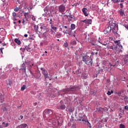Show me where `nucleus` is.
I'll return each instance as SVG.
<instances>
[{"mask_svg":"<svg viewBox=\"0 0 128 128\" xmlns=\"http://www.w3.org/2000/svg\"><path fill=\"white\" fill-rule=\"evenodd\" d=\"M82 61L85 62L88 66H92V59L90 56H82Z\"/></svg>","mask_w":128,"mask_h":128,"instance_id":"f257e3e1","label":"nucleus"},{"mask_svg":"<svg viewBox=\"0 0 128 128\" xmlns=\"http://www.w3.org/2000/svg\"><path fill=\"white\" fill-rule=\"evenodd\" d=\"M80 90V86H73L71 87L70 88H68L63 89L60 92H65V94H68V92H76L77 90Z\"/></svg>","mask_w":128,"mask_h":128,"instance_id":"f03ea898","label":"nucleus"},{"mask_svg":"<svg viewBox=\"0 0 128 128\" xmlns=\"http://www.w3.org/2000/svg\"><path fill=\"white\" fill-rule=\"evenodd\" d=\"M58 10L59 12H60V14H64V12H66V5H64V4L60 5L58 8Z\"/></svg>","mask_w":128,"mask_h":128,"instance_id":"7ed1b4c3","label":"nucleus"},{"mask_svg":"<svg viewBox=\"0 0 128 128\" xmlns=\"http://www.w3.org/2000/svg\"><path fill=\"white\" fill-rule=\"evenodd\" d=\"M106 47L108 48H110L111 50H116V46L112 42L107 43Z\"/></svg>","mask_w":128,"mask_h":128,"instance_id":"20e7f679","label":"nucleus"},{"mask_svg":"<svg viewBox=\"0 0 128 128\" xmlns=\"http://www.w3.org/2000/svg\"><path fill=\"white\" fill-rule=\"evenodd\" d=\"M26 66H28V70H29L30 74H32V76H34V74L32 72V70H32V66H34V64H30V62L26 63Z\"/></svg>","mask_w":128,"mask_h":128,"instance_id":"39448f33","label":"nucleus"},{"mask_svg":"<svg viewBox=\"0 0 128 128\" xmlns=\"http://www.w3.org/2000/svg\"><path fill=\"white\" fill-rule=\"evenodd\" d=\"M50 28L51 29L50 32H51V34H54L56 32V30H58V28H56V27H54V25H50Z\"/></svg>","mask_w":128,"mask_h":128,"instance_id":"423d86ee","label":"nucleus"},{"mask_svg":"<svg viewBox=\"0 0 128 128\" xmlns=\"http://www.w3.org/2000/svg\"><path fill=\"white\" fill-rule=\"evenodd\" d=\"M115 50L118 52L117 53L118 54L122 52V46L120 45V46H116Z\"/></svg>","mask_w":128,"mask_h":128,"instance_id":"0eeeda50","label":"nucleus"},{"mask_svg":"<svg viewBox=\"0 0 128 128\" xmlns=\"http://www.w3.org/2000/svg\"><path fill=\"white\" fill-rule=\"evenodd\" d=\"M40 70H42V72L45 78H48V71H46V70H44V68H40Z\"/></svg>","mask_w":128,"mask_h":128,"instance_id":"6e6552de","label":"nucleus"},{"mask_svg":"<svg viewBox=\"0 0 128 128\" xmlns=\"http://www.w3.org/2000/svg\"><path fill=\"white\" fill-rule=\"evenodd\" d=\"M52 114V110L50 109H46L44 112V116H46V114Z\"/></svg>","mask_w":128,"mask_h":128,"instance_id":"1a4fd4ad","label":"nucleus"},{"mask_svg":"<svg viewBox=\"0 0 128 128\" xmlns=\"http://www.w3.org/2000/svg\"><path fill=\"white\" fill-rule=\"evenodd\" d=\"M24 18L26 20H28V18H32V15L28 14V12H24Z\"/></svg>","mask_w":128,"mask_h":128,"instance_id":"9d476101","label":"nucleus"},{"mask_svg":"<svg viewBox=\"0 0 128 128\" xmlns=\"http://www.w3.org/2000/svg\"><path fill=\"white\" fill-rule=\"evenodd\" d=\"M82 12L85 16H88V9H86V8H83L82 9Z\"/></svg>","mask_w":128,"mask_h":128,"instance_id":"9b49d317","label":"nucleus"},{"mask_svg":"<svg viewBox=\"0 0 128 128\" xmlns=\"http://www.w3.org/2000/svg\"><path fill=\"white\" fill-rule=\"evenodd\" d=\"M34 30L36 32V34H40V30H38V25H35L34 26Z\"/></svg>","mask_w":128,"mask_h":128,"instance_id":"f8f14e48","label":"nucleus"},{"mask_svg":"<svg viewBox=\"0 0 128 128\" xmlns=\"http://www.w3.org/2000/svg\"><path fill=\"white\" fill-rule=\"evenodd\" d=\"M96 42V39L92 37V35H91V37L90 38V41H89L90 42H91L92 44V46H95L94 43V42Z\"/></svg>","mask_w":128,"mask_h":128,"instance_id":"ddd939ff","label":"nucleus"},{"mask_svg":"<svg viewBox=\"0 0 128 128\" xmlns=\"http://www.w3.org/2000/svg\"><path fill=\"white\" fill-rule=\"evenodd\" d=\"M40 32L42 30H46V26L44 24H40Z\"/></svg>","mask_w":128,"mask_h":128,"instance_id":"4468645a","label":"nucleus"},{"mask_svg":"<svg viewBox=\"0 0 128 128\" xmlns=\"http://www.w3.org/2000/svg\"><path fill=\"white\" fill-rule=\"evenodd\" d=\"M92 32H91L90 34H88V36H86L85 40H86L90 42V38H92Z\"/></svg>","mask_w":128,"mask_h":128,"instance_id":"2eb2a0df","label":"nucleus"},{"mask_svg":"<svg viewBox=\"0 0 128 128\" xmlns=\"http://www.w3.org/2000/svg\"><path fill=\"white\" fill-rule=\"evenodd\" d=\"M57 108L58 110H65L66 109V105L62 104L60 106H58Z\"/></svg>","mask_w":128,"mask_h":128,"instance_id":"dca6fc26","label":"nucleus"},{"mask_svg":"<svg viewBox=\"0 0 128 128\" xmlns=\"http://www.w3.org/2000/svg\"><path fill=\"white\" fill-rule=\"evenodd\" d=\"M14 42L18 44V46H20L22 42H20V40H18V38H15Z\"/></svg>","mask_w":128,"mask_h":128,"instance_id":"f3484780","label":"nucleus"},{"mask_svg":"<svg viewBox=\"0 0 128 128\" xmlns=\"http://www.w3.org/2000/svg\"><path fill=\"white\" fill-rule=\"evenodd\" d=\"M119 12H120V16H124V10L121 9L120 10H119Z\"/></svg>","mask_w":128,"mask_h":128,"instance_id":"a211bd4d","label":"nucleus"},{"mask_svg":"<svg viewBox=\"0 0 128 128\" xmlns=\"http://www.w3.org/2000/svg\"><path fill=\"white\" fill-rule=\"evenodd\" d=\"M110 30H112V27L108 26L107 28H106L105 32L108 34V32H110Z\"/></svg>","mask_w":128,"mask_h":128,"instance_id":"6ab92c4d","label":"nucleus"},{"mask_svg":"<svg viewBox=\"0 0 128 128\" xmlns=\"http://www.w3.org/2000/svg\"><path fill=\"white\" fill-rule=\"evenodd\" d=\"M20 128H28V124H23L19 126Z\"/></svg>","mask_w":128,"mask_h":128,"instance_id":"aec40b11","label":"nucleus"},{"mask_svg":"<svg viewBox=\"0 0 128 128\" xmlns=\"http://www.w3.org/2000/svg\"><path fill=\"white\" fill-rule=\"evenodd\" d=\"M58 122V124H62V122H64V119H62V118H59Z\"/></svg>","mask_w":128,"mask_h":128,"instance_id":"412c9836","label":"nucleus"},{"mask_svg":"<svg viewBox=\"0 0 128 128\" xmlns=\"http://www.w3.org/2000/svg\"><path fill=\"white\" fill-rule=\"evenodd\" d=\"M113 2H114V4H116V3H120V2H124V0H112Z\"/></svg>","mask_w":128,"mask_h":128,"instance_id":"4be33fe9","label":"nucleus"},{"mask_svg":"<svg viewBox=\"0 0 128 128\" xmlns=\"http://www.w3.org/2000/svg\"><path fill=\"white\" fill-rule=\"evenodd\" d=\"M21 70H24V72H26V64H24V63L22 64Z\"/></svg>","mask_w":128,"mask_h":128,"instance_id":"5701e85b","label":"nucleus"},{"mask_svg":"<svg viewBox=\"0 0 128 128\" xmlns=\"http://www.w3.org/2000/svg\"><path fill=\"white\" fill-rule=\"evenodd\" d=\"M70 29L71 30H74L76 29V24H72L70 25Z\"/></svg>","mask_w":128,"mask_h":128,"instance_id":"b1692460","label":"nucleus"},{"mask_svg":"<svg viewBox=\"0 0 128 128\" xmlns=\"http://www.w3.org/2000/svg\"><path fill=\"white\" fill-rule=\"evenodd\" d=\"M114 44H116V46H122V44H120V40H115Z\"/></svg>","mask_w":128,"mask_h":128,"instance_id":"393cba45","label":"nucleus"},{"mask_svg":"<svg viewBox=\"0 0 128 128\" xmlns=\"http://www.w3.org/2000/svg\"><path fill=\"white\" fill-rule=\"evenodd\" d=\"M7 86H8V88H10V86H12V80H8Z\"/></svg>","mask_w":128,"mask_h":128,"instance_id":"a878e982","label":"nucleus"},{"mask_svg":"<svg viewBox=\"0 0 128 128\" xmlns=\"http://www.w3.org/2000/svg\"><path fill=\"white\" fill-rule=\"evenodd\" d=\"M121 98L122 100H124V102L128 101V96H124Z\"/></svg>","mask_w":128,"mask_h":128,"instance_id":"bb28decb","label":"nucleus"},{"mask_svg":"<svg viewBox=\"0 0 128 128\" xmlns=\"http://www.w3.org/2000/svg\"><path fill=\"white\" fill-rule=\"evenodd\" d=\"M64 48H70V46H68V42H65L64 43Z\"/></svg>","mask_w":128,"mask_h":128,"instance_id":"cd10ccee","label":"nucleus"},{"mask_svg":"<svg viewBox=\"0 0 128 128\" xmlns=\"http://www.w3.org/2000/svg\"><path fill=\"white\" fill-rule=\"evenodd\" d=\"M68 34H69L70 36H73L76 37V35L72 34V30H70V31H69V32H68Z\"/></svg>","mask_w":128,"mask_h":128,"instance_id":"c85d7f7f","label":"nucleus"},{"mask_svg":"<svg viewBox=\"0 0 128 128\" xmlns=\"http://www.w3.org/2000/svg\"><path fill=\"white\" fill-rule=\"evenodd\" d=\"M2 124H4V128H8V123H5L4 122H3Z\"/></svg>","mask_w":128,"mask_h":128,"instance_id":"c756f323","label":"nucleus"},{"mask_svg":"<svg viewBox=\"0 0 128 128\" xmlns=\"http://www.w3.org/2000/svg\"><path fill=\"white\" fill-rule=\"evenodd\" d=\"M26 85H23L22 86L21 88V90L22 92H24L26 90Z\"/></svg>","mask_w":128,"mask_h":128,"instance_id":"7c9ffc66","label":"nucleus"},{"mask_svg":"<svg viewBox=\"0 0 128 128\" xmlns=\"http://www.w3.org/2000/svg\"><path fill=\"white\" fill-rule=\"evenodd\" d=\"M98 54V51H96V52L94 51L93 52H92L91 54L92 56H94V54H96V56Z\"/></svg>","mask_w":128,"mask_h":128,"instance_id":"2f4dec72","label":"nucleus"},{"mask_svg":"<svg viewBox=\"0 0 128 128\" xmlns=\"http://www.w3.org/2000/svg\"><path fill=\"white\" fill-rule=\"evenodd\" d=\"M112 94H114V91L112 90L110 92L108 91V92H107V94H108V96H110Z\"/></svg>","mask_w":128,"mask_h":128,"instance_id":"473e14b6","label":"nucleus"},{"mask_svg":"<svg viewBox=\"0 0 128 128\" xmlns=\"http://www.w3.org/2000/svg\"><path fill=\"white\" fill-rule=\"evenodd\" d=\"M60 36H62V34H58L56 35V38H60Z\"/></svg>","mask_w":128,"mask_h":128,"instance_id":"72a5a7b5","label":"nucleus"},{"mask_svg":"<svg viewBox=\"0 0 128 128\" xmlns=\"http://www.w3.org/2000/svg\"><path fill=\"white\" fill-rule=\"evenodd\" d=\"M120 128H126V126L124 124H120Z\"/></svg>","mask_w":128,"mask_h":128,"instance_id":"f704fd0d","label":"nucleus"},{"mask_svg":"<svg viewBox=\"0 0 128 128\" xmlns=\"http://www.w3.org/2000/svg\"><path fill=\"white\" fill-rule=\"evenodd\" d=\"M31 16H32V18L34 20V22H36V17H34V15H32Z\"/></svg>","mask_w":128,"mask_h":128,"instance_id":"c9c22d12","label":"nucleus"},{"mask_svg":"<svg viewBox=\"0 0 128 128\" xmlns=\"http://www.w3.org/2000/svg\"><path fill=\"white\" fill-rule=\"evenodd\" d=\"M68 16L70 18H73L74 19V16L72 14H70Z\"/></svg>","mask_w":128,"mask_h":128,"instance_id":"e433bc0d","label":"nucleus"},{"mask_svg":"<svg viewBox=\"0 0 128 128\" xmlns=\"http://www.w3.org/2000/svg\"><path fill=\"white\" fill-rule=\"evenodd\" d=\"M12 16L13 18H16V13L15 12H14L12 13Z\"/></svg>","mask_w":128,"mask_h":128,"instance_id":"4c0bfd02","label":"nucleus"},{"mask_svg":"<svg viewBox=\"0 0 128 128\" xmlns=\"http://www.w3.org/2000/svg\"><path fill=\"white\" fill-rule=\"evenodd\" d=\"M118 96H122H122H124V95H122V92H118Z\"/></svg>","mask_w":128,"mask_h":128,"instance_id":"58836bf2","label":"nucleus"},{"mask_svg":"<svg viewBox=\"0 0 128 128\" xmlns=\"http://www.w3.org/2000/svg\"><path fill=\"white\" fill-rule=\"evenodd\" d=\"M0 100H4V96H2L1 94H0Z\"/></svg>","mask_w":128,"mask_h":128,"instance_id":"ea45409f","label":"nucleus"},{"mask_svg":"<svg viewBox=\"0 0 128 128\" xmlns=\"http://www.w3.org/2000/svg\"><path fill=\"white\" fill-rule=\"evenodd\" d=\"M99 42H100V44H102L103 46H107V44H108V42H104V43H102V42H100L99 41Z\"/></svg>","mask_w":128,"mask_h":128,"instance_id":"a19ab883","label":"nucleus"},{"mask_svg":"<svg viewBox=\"0 0 128 128\" xmlns=\"http://www.w3.org/2000/svg\"><path fill=\"white\" fill-rule=\"evenodd\" d=\"M14 10L15 12H18V10H20V8H15L14 9Z\"/></svg>","mask_w":128,"mask_h":128,"instance_id":"79ce46f5","label":"nucleus"},{"mask_svg":"<svg viewBox=\"0 0 128 128\" xmlns=\"http://www.w3.org/2000/svg\"><path fill=\"white\" fill-rule=\"evenodd\" d=\"M44 12L46 14H48V10L46 8H44Z\"/></svg>","mask_w":128,"mask_h":128,"instance_id":"37998d69","label":"nucleus"},{"mask_svg":"<svg viewBox=\"0 0 128 128\" xmlns=\"http://www.w3.org/2000/svg\"><path fill=\"white\" fill-rule=\"evenodd\" d=\"M50 24H51V26H52V18H50V21L49 22Z\"/></svg>","mask_w":128,"mask_h":128,"instance_id":"c03bdc74","label":"nucleus"},{"mask_svg":"<svg viewBox=\"0 0 128 128\" xmlns=\"http://www.w3.org/2000/svg\"><path fill=\"white\" fill-rule=\"evenodd\" d=\"M118 4H120V8H124V6L122 5V3H118Z\"/></svg>","mask_w":128,"mask_h":128,"instance_id":"a18cd8bd","label":"nucleus"},{"mask_svg":"<svg viewBox=\"0 0 128 128\" xmlns=\"http://www.w3.org/2000/svg\"><path fill=\"white\" fill-rule=\"evenodd\" d=\"M72 44H76V41L74 40L72 42Z\"/></svg>","mask_w":128,"mask_h":128,"instance_id":"49530a36","label":"nucleus"},{"mask_svg":"<svg viewBox=\"0 0 128 128\" xmlns=\"http://www.w3.org/2000/svg\"><path fill=\"white\" fill-rule=\"evenodd\" d=\"M82 22H84L85 24H88V20H82Z\"/></svg>","mask_w":128,"mask_h":128,"instance_id":"de8ad7c7","label":"nucleus"},{"mask_svg":"<svg viewBox=\"0 0 128 128\" xmlns=\"http://www.w3.org/2000/svg\"><path fill=\"white\" fill-rule=\"evenodd\" d=\"M22 118H24V116H20V118H18V120H22Z\"/></svg>","mask_w":128,"mask_h":128,"instance_id":"09e8293b","label":"nucleus"},{"mask_svg":"<svg viewBox=\"0 0 128 128\" xmlns=\"http://www.w3.org/2000/svg\"><path fill=\"white\" fill-rule=\"evenodd\" d=\"M26 21H24V19H23L22 20V24L24 26V24H26Z\"/></svg>","mask_w":128,"mask_h":128,"instance_id":"8fccbe9b","label":"nucleus"},{"mask_svg":"<svg viewBox=\"0 0 128 128\" xmlns=\"http://www.w3.org/2000/svg\"><path fill=\"white\" fill-rule=\"evenodd\" d=\"M104 69L105 70L106 72L108 71V68L106 67H104Z\"/></svg>","mask_w":128,"mask_h":128,"instance_id":"3c124183","label":"nucleus"},{"mask_svg":"<svg viewBox=\"0 0 128 128\" xmlns=\"http://www.w3.org/2000/svg\"><path fill=\"white\" fill-rule=\"evenodd\" d=\"M124 110H128V105L125 106Z\"/></svg>","mask_w":128,"mask_h":128,"instance_id":"603ef678","label":"nucleus"},{"mask_svg":"<svg viewBox=\"0 0 128 128\" xmlns=\"http://www.w3.org/2000/svg\"><path fill=\"white\" fill-rule=\"evenodd\" d=\"M87 22L88 24H90V22H92V20L91 19L87 20Z\"/></svg>","mask_w":128,"mask_h":128,"instance_id":"864d4df0","label":"nucleus"},{"mask_svg":"<svg viewBox=\"0 0 128 128\" xmlns=\"http://www.w3.org/2000/svg\"><path fill=\"white\" fill-rule=\"evenodd\" d=\"M67 0H62L64 4H66Z\"/></svg>","mask_w":128,"mask_h":128,"instance_id":"5fc2aeb1","label":"nucleus"},{"mask_svg":"<svg viewBox=\"0 0 128 128\" xmlns=\"http://www.w3.org/2000/svg\"><path fill=\"white\" fill-rule=\"evenodd\" d=\"M2 50H4V48H0V52H1L2 54Z\"/></svg>","mask_w":128,"mask_h":128,"instance_id":"6e6d98bb","label":"nucleus"},{"mask_svg":"<svg viewBox=\"0 0 128 128\" xmlns=\"http://www.w3.org/2000/svg\"><path fill=\"white\" fill-rule=\"evenodd\" d=\"M40 33H38V34H38V38H42V36H40Z\"/></svg>","mask_w":128,"mask_h":128,"instance_id":"4d7b16f0","label":"nucleus"},{"mask_svg":"<svg viewBox=\"0 0 128 128\" xmlns=\"http://www.w3.org/2000/svg\"><path fill=\"white\" fill-rule=\"evenodd\" d=\"M26 50L27 52H30V48H26Z\"/></svg>","mask_w":128,"mask_h":128,"instance_id":"13d9d810","label":"nucleus"},{"mask_svg":"<svg viewBox=\"0 0 128 128\" xmlns=\"http://www.w3.org/2000/svg\"><path fill=\"white\" fill-rule=\"evenodd\" d=\"M40 46H44V43L42 42H41L40 43Z\"/></svg>","mask_w":128,"mask_h":128,"instance_id":"bf43d9fd","label":"nucleus"},{"mask_svg":"<svg viewBox=\"0 0 128 128\" xmlns=\"http://www.w3.org/2000/svg\"><path fill=\"white\" fill-rule=\"evenodd\" d=\"M125 28H127V30H128V24L126 25Z\"/></svg>","mask_w":128,"mask_h":128,"instance_id":"052dcab7","label":"nucleus"},{"mask_svg":"<svg viewBox=\"0 0 128 128\" xmlns=\"http://www.w3.org/2000/svg\"><path fill=\"white\" fill-rule=\"evenodd\" d=\"M29 8H30V10H32V7L30 6V7H29V8H28V10H29Z\"/></svg>","mask_w":128,"mask_h":128,"instance_id":"680f3d73","label":"nucleus"},{"mask_svg":"<svg viewBox=\"0 0 128 128\" xmlns=\"http://www.w3.org/2000/svg\"><path fill=\"white\" fill-rule=\"evenodd\" d=\"M103 71H104V69L99 70V72H103Z\"/></svg>","mask_w":128,"mask_h":128,"instance_id":"e2e57ef3","label":"nucleus"},{"mask_svg":"<svg viewBox=\"0 0 128 128\" xmlns=\"http://www.w3.org/2000/svg\"><path fill=\"white\" fill-rule=\"evenodd\" d=\"M24 36L25 38H28V34H25L24 35Z\"/></svg>","mask_w":128,"mask_h":128,"instance_id":"0e129e2a","label":"nucleus"},{"mask_svg":"<svg viewBox=\"0 0 128 128\" xmlns=\"http://www.w3.org/2000/svg\"><path fill=\"white\" fill-rule=\"evenodd\" d=\"M6 44L5 43L4 44H2V46H6Z\"/></svg>","mask_w":128,"mask_h":128,"instance_id":"69168bd1","label":"nucleus"},{"mask_svg":"<svg viewBox=\"0 0 128 128\" xmlns=\"http://www.w3.org/2000/svg\"><path fill=\"white\" fill-rule=\"evenodd\" d=\"M21 12L22 14H24V12H26L24 10H22Z\"/></svg>","mask_w":128,"mask_h":128,"instance_id":"338daca9","label":"nucleus"},{"mask_svg":"<svg viewBox=\"0 0 128 128\" xmlns=\"http://www.w3.org/2000/svg\"><path fill=\"white\" fill-rule=\"evenodd\" d=\"M36 104H38V102H35V103H34V106H36Z\"/></svg>","mask_w":128,"mask_h":128,"instance_id":"774afa93","label":"nucleus"}]
</instances>
